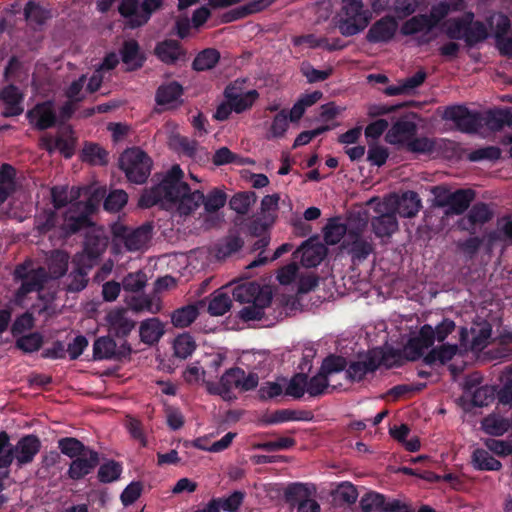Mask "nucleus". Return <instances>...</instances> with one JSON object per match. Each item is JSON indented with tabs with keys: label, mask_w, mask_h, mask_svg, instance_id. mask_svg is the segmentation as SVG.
I'll list each match as a JSON object with an SVG mask.
<instances>
[{
	"label": "nucleus",
	"mask_w": 512,
	"mask_h": 512,
	"mask_svg": "<svg viewBox=\"0 0 512 512\" xmlns=\"http://www.w3.org/2000/svg\"><path fill=\"white\" fill-rule=\"evenodd\" d=\"M184 173L178 165L166 173L162 181L149 190H145L139 199V206L149 208L160 205L165 209H176L180 215H189L201 204L207 213L223 208L227 194L220 188H214L204 195L199 190L191 191L183 181Z\"/></svg>",
	"instance_id": "obj_1"
},
{
	"label": "nucleus",
	"mask_w": 512,
	"mask_h": 512,
	"mask_svg": "<svg viewBox=\"0 0 512 512\" xmlns=\"http://www.w3.org/2000/svg\"><path fill=\"white\" fill-rule=\"evenodd\" d=\"M94 209L95 204L92 199L87 202H76L69 206L59 225L61 235L64 237L87 229L83 252L75 256V262H87L88 267H92V262L103 254L108 246L105 230L95 226L89 218Z\"/></svg>",
	"instance_id": "obj_2"
},
{
	"label": "nucleus",
	"mask_w": 512,
	"mask_h": 512,
	"mask_svg": "<svg viewBox=\"0 0 512 512\" xmlns=\"http://www.w3.org/2000/svg\"><path fill=\"white\" fill-rule=\"evenodd\" d=\"M463 0L440 2L431 8L430 15H417L407 20L401 27L404 35L420 34L419 42L428 43L435 38L433 32L437 24L450 12L461 10Z\"/></svg>",
	"instance_id": "obj_3"
},
{
	"label": "nucleus",
	"mask_w": 512,
	"mask_h": 512,
	"mask_svg": "<svg viewBox=\"0 0 512 512\" xmlns=\"http://www.w3.org/2000/svg\"><path fill=\"white\" fill-rule=\"evenodd\" d=\"M372 19V12L362 0H341V8L336 16V26L345 37L364 31Z\"/></svg>",
	"instance_id": "obj_4"
},
{
	"label": "nucleus",
	"mask_w": 512,
	"mask_h": 512,
	"mask_svg": "<svg viewBox=\"0 0 512 512\" xmlns=\"http://www.w3.org/2000/svg\"><path fill=\"white\" fill-rule=\"evenodd\" d=\"M119 167L130 182L142 184L150 175L152 160L143 150L130 148L121 154Z\"/></svg>",
	"instance_id": "obj_5"
},
{
	"label": "nucleus",
	"mask_w": 512,
	"mask_h": 512,
	"mask_svg": "<svg viewBox=\"0 0 512 512\" xmlns=\"http://www.w3.org/2000/svg\"><path fill=\"white\" fill-rule=\"evenodd\" d=\"M367 227V221L358 217H350V229L344 241L342 248L347 250L354 258L366 259L373 251L371 241L363 237Z\"/></svg>",
	"instance_id": "obj_6"
},
{
	"label": "nucleus",
	"mask_w": 512,
	"mask_h": 512,
	"mask_svg": "<svg viewBox=\"0 0 512 512\" xmlns=\"http://www.w3.org/2000/svg\"><path fill=\"white\" fill-rule=\"evenodd\" d=\"M374 212L377 216L370 221L372 231L379 238H390L398 230V221L393 212V200H383L376 202L371 199L368 204H373Z\"/></svg>",
	"instance_id": "obj_7"
},
{
	"label": "nucleus",
	"mask_w": 512,
	"mask_h": 512,
	"mask_svg": "<svg viewBox=\"0 0 512 512\" xmlns=\"http://www.w3.org/2000/svg\"><path fill=\"white\" fill-rule=\"evenodd\" d=\"M113 235L124 244L128 251H140L147 248L152 237V227L149 224L137 228L115 224L113 226Z\"/></svg>",
	"instance_id": "obj_8"
},
{
	"label": "nucleus",
	"mask_w": 512,
	"mask_h": 512,
	"mask_svg": "<svg viewBox=\"0 0 512 512\" xmlns=\"http://www.w3.org/2000/svg\"><path fill=\"white\" fill-rule=\"evenodd\" d=\"M14 276L21 281V286L16 293L17 301H21L30 292L39 291L47 281L45 268L38 267L34 269L31 262L19 265L14 271Z\"/></svg>",
	"instance_id": "obj_9"
},
{
	"label": "nucleus",
	"mask_w": 512,
	"mask_h": 512,
	"mask_svg": "<svg viewBox=\"0 0 512 512\" xmlns=\"http://www.w3.org/2000/svg\"><path fill=\"white\" fill-rule=\"evenodd\" d=\"M225 99L228 100L234 112L242 113L249 110L255 101L258 99L259 94L256 90H245L243 83L235 81L228 85L224 91Z\"/></svg>",
	"instance_id": "obj_10"
},
{
	"label": "nucleus",
	"mask_w": 512,
	"mask_h": 512,
	"mask_svg": "<svg viewBox=\"0 0 512 512\" xmlns=\"http://www.w3.org/2000/svg\"><path fill=\"white\" fill-rule=\"evenodd\" d=\"M434 330L430 325H424L419 334L412 337L403 347V356L405 359L415 361L421 357L424 358L425 351L433 345Z\"/></svg>",
	"instance_id": "obj_11"
},
{
	"label": "nucleus",
	"mask_w": 512,
	"mask_h": 512,
	"mask_svg": "<svg viewBox=\"0 0 512 512\" xmlns=\"http://www.w3.org/2000/svg\"><path fill=\"white\" fill-rule=\"evenodd\" d=\"M243 378V370L232 368L227 370L220 378L219 383L206 381V388L209 393L220 395L224 400H231L232 390L239 389L240 380Z\"/></svg>",
	"instance_id": "obj_12"
},
{
	"label": "nucleus",
	"mask_w": 512,
	"mask_h": 512,
	"mask_svg": "<svg viewBox=\"0 0 512 512\" xmlns=\"http://www.w3.org/2000/svg\"><path fill=\"white\" fill-rule=\"evenodd\" d=\"M444 117L447 120L453 121L463 132H475L481 125L479 115L470 112L464 106L448 107L444 112Z\"/></svg>",
	"instance_id": "obj_13"
},
{
	"label": "nucleus",
	"mask_w": 512,
	"mask_h": 512,
	"mask_svg": "<svg viewBox=\"0 0 512 512\" xmlns=\"http://www.w3.org/2000/svg\"><path fill=\"white\" fill-rule=\"evenodd\" d=\"M41 449V441L35 435H26L14 445V461L18 467H23L33 462Z\"/></svg>",
	"instance_id": "obj_14"
},
{
	"label": "nucleus",
	"mask_w": 512,
	"mask_h": 512,
	"mask_svg": "<svg viewBox=\"0 0 512 512\" xmlns=\"http://www.w3.org/2000/svg\"><path fill=\"white\" fill-rule=\"evenodd\" d=\"M98 464L99 454L92 449L72 460L67 475L72 480H80L90 474Z\"/></svg>",
	"instance_id": "obj_15"
},
{
	"label": "nucleus",
	"mask_w": 512,
	"mask_h": 512,
	"mask_svg": "<svg viewBox=\"0 0 512 512\" xmlns=\"http://www.w3.org/2000/svg\"><path fill=\"white\" fill-rule=\"evenodd\" d=\"M108 330L116 336H126L135 327V321L128 317L124 308H113L105 316Z\"/></svg>",
	"instance_id": "obj_16"
},
{
	"label": "nucleus",
	"mask_w": 512,
	"mask_h": 512,
	"mask_svg": "<svg viewBox=\"0 0 512 512\" xmlns=\"http://www.w3.org/2000/svg\"><path fill=\"white\" fill-rule=\"evenodd\" d=\"M383 200H393V212L405 218L414 217L421 207V201L417 193L413 191H407L403 193L401 197L391 195L385 197Z\"/></svg>",
	"instance_id": "obj_17"
},
{
	"label": "nucleus",
	"mask_w": 512,
	"mask_h": 512,
	"mask_svg": "<svg viewBox=\"0 0 512 512\" xmlns=\"http://www.w3.org/2000/svg\"><path fill=\"white\" fill-rule=\"evenodd\" d=\"M397 28L398 24L394 18L383 17L370 27L366 39L371 43L387 42L393 38Z\"/></svg>",
	"instance_id": "obj_18"
},
{
	"label": "nucleus",
	"mask_w": 512,
	"mask_h": 512,
	"mask_svg": "<svg viewBox=\"0 0 512 512\" xmlns=\"http://www.w3.org/2000/svg\"><path fill=\"white\" fill-rule=\"evenodd\" d=\"M182 86L177 82H169L158 87L155 100L167 109L175 108L181 103Z\"/></svg>",
	"instance_id": "obj_19"
},
{
	"label": "nucleus",
	"mask_w": 512,
	"mask_h": 512,
	"mask_svg": "<svg viewBox=\"0 0 512 512\" xmlns=\"http://www.w3.org/2000/svg\"><path fill=\"white\" fill-rule=\"evenodd\" d=\"M119 13L126 20V25L132 29L147 23V14H144L138 0H122Z\"/></svg>",
	"instance_id": "obj_20"
},
{
	"label": "nucleus",
	"mask_w": 512,
	"mask_h": 512,
	"mask_svg": "<svg viewBox=\"0 0 512 512\" xmlns=\"http://www.w3.org/2000/svg\"><path fill=\"white\" fill-rule=\"evenodd\" d=\"M416 132V124L412 121L401 119L393 124L387 132L385 139L390 144L408 143Z\"/></svg>",
	"instance_id": "obj_21"
},
{
	"label": "nucleus",
	"mask_w": 512,
	"mask_h": 512,
	"mask_svg": "<svg viewBox=\"0 0 512 512\" xmlns=\"http://www.w3.org/2000/svg\"><path fill=\"white\" fill-rule=\"evenodd\" d=\"M0 100L5 105L3 111L5 117L20 115L24 110L22 107L23 96L13 85L4 88L0 92Z\"/></svg>",
	"instance_id": "obj_22"
},
{
	"label": "nucleus",
	"mask_w": 512,
	"mask_h": 512,
	"mask_svg": "<svg viewBox=\"0 0 512 512\" xmlns=\"http://www.w3.org/2000/svg\"><path fill=\"white\" fill-rule=\"evenodd\" d=\"M376 364L372 359L371 350L361 356L357 361L351 362L346 369L347 377L352 381L362 380L368 373L376 370Z\"/></svg>",
	"instance_id": "obj_23"
},
{
	"label": "nucleus",
	"mask_w": 512,
	"mask_h": 512,
	"mask_svg": "<svg viewBox=\"0 0 512 512\" xmlns=\"http://www.w3.org/2000/svg\"><path fill=\"white\" fill-rule=\"evenodd\" d=\"M29 117L39 129L53 126L56 120L53 104L51 102L38 104L29 112Z\"/></svg>",
	"instance_id": "obj_24"
},
{
	"label": "nucleus",
	"mask_w": 512,
	"mask_h": 512,
	"mask_svg": "<svg viewBox=\"0 0 512 512\" xmlns=\"http://www.w3.org/2000/svg\"><path fill=\"white\" fill-rule=\"evenodd\" d=\"M493 216L492 211L485 203L475 204L468 212L466 218L461 219L460 225L464 229H470L473 226H481L487 223Z\"/></svg>",
	"instance_id": "obj_25"
},
{
	"label": "nucleus",
	"mask_w": 512,
	"mask_h": 512,
	"mask_svg": "<svg viewBox=\"0 0 512 512\" xmlns=\"http://www.w3.org/2000/svg\"><path fill=\"white\" fill-rule=\"evenodd\" d=\"M474 199V192L469 189H459L452 193L450 200H448L446 215H460L470 205Z\"/></svg>",
	"instance_id": "obj_26"
},
{
	"label": "nucleus",
	"mask_w": 512,
	"mask_h": 512,
	"mask_svg": "<svg viewBox=\"0 0 512 512\" xmlns=\"http://www.w3.org/2000/svg\"><path fill=\"white\" fill-rule=\"evenodd\" d=\"M157 57L164 63L173 64L185 57L180 44L175 40H165L155 48Z\"/></svg>",
	"instance_id": "obj_27"
},
{
	"label": "nucleus",
	"mask_w": 512,
	"mask_h": 512,
	"mask_svg": "<svg viewBox=\"0 0 512 512\" xmlns=\"http://www.w3.org/2000/svg\"><path fill=\"white\" fill-rule=\"evenodd\" d=\"M301 253V263L305 267H315L326 255V248L319 243L305 242L298 250Z\"/></svg>",
	"instance_id": "obj_28"
},
{
	"label": "nucleus",
	"mask_w": 512,
	"mask_h": 512,
	"mask_svg": "<svg viewBox=\"0 0 512 512\" xmlns=\"http://www.w3.org/2000/svg\"><path fill=\"white\" fill-rule=\"evenodd\" d=\"M473 19L474 14L468 12L461 18L447 20L444 23L445 34L451 39H465L467 26L471 24Z\"/></svg>",
	"instance_id": "obj_29"
},
{
	"label": "nucleus",
	"mask_w": 512,
	"mask_h": 512,
	"mask_svg": "<svg viewBox=\"0 0 512 512\" xmlns=\"http://www.w3.org/2000/svg\"><path fill=\"white\" fill-rule=\"evenodd\" d=\"M75 268L70 272L67 277V290L70 292H79L83 290L88 284V269L87 262L78 263L73 259Z\"/></svg>",
	"instance_id": "obj_30"
},
{
	"label": "nucleus",
	"mask_w": 512,
	"mask_h": 512,
	"mask_svg": "<svg viewBox=\"0 0 512 512\" xmlns=\"http://www.w3.org/2000/svg\"><path fill=\"white\" fill-rule=\"evenodd\" d=\"M69 255L64 251H53L47 259V280L58 279L67 271Z\"/></svg>",
	"instance_id": "obj_31"
},
{
	"label": "nucleus",
	"mask_w": 512,
	"mask_h": 512,
	"mask_svg": "<svg viewBox=\"0 0 512 512\" xmlns=\"http://www.w3.org/2000/svg\"><path fill=\"white\" fill-rule=\"evenodd\" d=\"M275 0H255L248 4L236 8L225 15V21L231 22L237 19L244 18L248 15L261 12L271 6Z\"/></svg>",
	"instance_id": "obj_32"
},
{
	"label": "nucleus",
	"mask_w": 512,
	"mask_h": 512,
	"mask_svg": "<svg viewBox=\"0 0 512 512\" xmlns=\"http://www.w3.org/2000/svg\"><path fill=\"white\" fill-rule=\"evenodd\" d=\"M139 332L144 343L154 344L164 334V326L158 318H151L141 323Z\"/></svg>",
	"instance_id": "obj_33"
},
{
	"label": "nucleus",
	"mask_w": 512,
	"mask_h": 512,
	"mask_svg": "<svg viewBox=\"0 0 512 512\" xmlns=\"http://www.w3.org/2000/svg\"><path fill=\"white\" fill-rule=\"evenodd\" d=\"M372 359L378 369L380 366L391 368L401 364L403 353L392 348H375L371 350Z\"/></svg>",
	"instance_id": "obj_34"
},
{
	"label": "nucleus",
	"mask_w": 512,
	"mask_h": 512,
	"mask_svg": "<svg viewBox=\"0 0 512 512\" xmlns=\"http://www.w3.org/2000/svg\"><path fill=\"white\" fill-rule=\"evenodd\" d=\"M122 62L126 70L133 71L140 68L143 64V56L139 52V45L134 40L126 41L123 45Z\"/></svg>",
	"instance_id": "obj_35"
},
{
	"label": "nucleus",
	"mask_w": 512,
	"mask_h": 512,
	"mask_svg": "<svg viewBox=\"0 0 512 512\" xmlns=\"http://www.w3.org/2000/svg\"><path fill=\"white\" fill-rule=\"evenodd\" d=\"M292 43L295 46H300L302 44H307L309 48H323L328 51H334L342 49L343 46L340 44V40H335L332 44L328 42V39L325 37H316L314 34H308L303 36H295L292 38Z\"/></svg>",
	"instance_id": "obj_36"
},
{
	"label": "nucleus",
	"mask_w": 512,
	"mask_h": 512,
	"mask_svg": "<svg viewBox=\"0 0 512 512\" xmlns=\"http://www.w3.org/2000/svg\"><path fill=\"white\" fill-rule=\"evenodd\" d=\"M458 346L454 345H442L438 348L432 349L424 356V363L427 365L445 364L450 361L457 353Z\"/></svg>",
	"instance_id": "obj_37"
},
{
	"label": "nucleus",
	"mask_w": 512,
	"mask_h": 512,
	"mask_svg": "<svg viewBox=\"0 0 512 512\" xmlns=\"http://www.w3.org/2000/svg\"><path fill=\"white\" fill-rule=\"evenodd\" d=\"M350 229V218L347 224L341 223L338 219H332L328 222L324 231V240L329 245H335L348 234Z\"/></svg>",
	"instance_id": "obj_38"
},
{
	"label": "nucleus",
	"mask_w": 512,
	"mask_h": 512,
	"mask_svg": "<svg viewBox=\"0 0 512 512\" xmlns=\"http://www.w3.org/2000/svg\"><path fill=\"white\" fill-rule=\"evenodd\" d=\"M263 294H270L268 291H263L259 284L249 282L237 286L233 291L234 298L241 303H252L258 300V297Z\"/></svg>",
	"instance_id": "obj_39"
},
{
	"label": "nucleus",
	"mask_w": 512,
	"mask_h": 512,
	"mask_svg": "<svg viewBox=\"0 0 512 512\" xmlns=\"http://www.w3.org/2000/svg\"><path fill=\"white\" fill-rule=\"evenodd\" d=\"M483 121L488 129L498 131L505 125L512 127V114L504 109L491 110L485 113Z\"/></svg>",
	"instance_id": "obj_40"
},
{
	"label": "nucleus",
	"mask_w": 512,
	"mask_h": 512,
	"mask_svg": "<svg viewBox=\"0 0 512 512\" xmlns=\"http://www.w3.org/2000/svg\"><path fill=\"white\" fill-rule=\"evenodd\" d=\"M271 294H263L258 297V300L243 307L240 311V317L245 321L261 319L264 311L263 309L270 304Z\"/></svg>",
	"instance_id": "obj_41"
},
{
	"label": "nucleus",
	"mask_w": 512,
	"mask_h": 512,
	"mask_svg": "<svg viewBox=\"0 0 512 512\" xmlns=\"http://www.w3.org/2000/svg\"><path fill=\"white\" fill-rule=\"evenodd\" d=\"M129 307L135 312L147 311L155 314L161 310V301L156 296L140 295L131 298Z\"/></svg>",
	"instance_id": "obj_42"
},
{
	"label": "nucleus",
	"mask_w": 512,
	"mask_h": 512,
	"mask_svg": "<svg viewBox=\"0 0 512 512\" xmlns=\"http://www.w3.org/2000/svg\"><path fill=\"white\" fill-rule=\"evenodd\" d=\"M58 448L61 453L71 459L82 456L87 451L92 450L85 446L80 440L74 437H64L58 440Z\"/></svg>",
	"instance_id": "obj_43"
},
{
	"label": "nucleus",
	"mask_w": 512,
	"mask_h": 512,
	"mask_svg": "<svg viewBox=\"0 0 512 512\" xmlns=\"http://www.w3.org/2000/svg\"><path fill=\"white\" fill-rule=\"evenodd\" d=\"M198 316V309L194 305H187L175 310L171 315V322L176 328H185L192 324Z\"/></svg>",
	"instance_id": "obj_44"
},
{
	"label": "nucleus",
	"mask_w": 512,
	"mask_h": 512,
	"mask_svg": "<svg viewBox=\"0 0 512 512\" xmlns=\"http://www.w3.org/2000/svg\"><path fill=\"white\" fill-rule=\"evenodd\" d=\"M15 170L8 164L0 168V206L6 201L9 194L14 190Z\"/></svg>",
	"instance_id": "obj_45"
},
{
	"label": "nucleus",
	"mask_w": 512,
	"mask_h": 512,
	"mask_svg": "<svg viewBox=\"0 0 512 512\" xmlns=\"http://www.w3.org/2000/svg\"><path fill=\"white\" fill-rule=\"evenodd\" d=\"M220 54L217 50L208 48L201 51L193 61V69L205 71L212 69L219 61Z\"/></svg>",
	"instance_id": "obj_46"
},
{
	"label": "nucleus",
	"mask_w": 512,
	"mask_h": 512,
	"mask_svg": "<svg viewBox=\"0 0 512 512\" xmlns=\"http://www.w3.org/2000/svg\"><path fill=\"white\" fill-rule=\"evenodd\" d=\"M195 348V341L188 333L177 336L173 342L174 355L180 359L191 356Z\"/></svg>",
	"instance_id": "obj_47"
},
{
	"label": "nucleus",
	"mask_w": 512,
	"mask_h": 512,
	"mask_svg": "<svg viewBox=\"0 0 512 512\" xmlns=\"http://www.w3.org/2000/svg\"><path fill=\"white\" fill-rule=\"evenodd\" d=\"M255 202L256 195L254 192H240L230 199L229 206L236 213L244 215Z\"/></svg>",
	"instance_id": "obj_48"
},
{
	"label": "nucleus",
	"mask_w": 512,
	"mask_h": 512,
	"mask_svg": "<svg viewBox=\"0 0 512 512\" xmlns=\"http://www.w3.org/2000/svg\"><path fill=\"white\" fill-rule=\"evenodd\" d=\"M472 460L474 466L480 470L496 471L501 468V463L484 449H476L473 452Z\"/></svg>",
	"instance_id": "obj_49"
},
{
	"label": "nucleus",
	"mask_w": 512,
	"mask_h": 512,
	"mask_svg": "<svg viewBox=\"0 0 512 512\" xmlns=\"http://www.w3.org/2000/svg\"><path fill=\"white\" fill-rule=\"evenodd\" d=\"M231 303V299L226 293L216 291L211 295L208 312L213 316H222L229 311Z\"/></svg>",
	"instance_id": "obj_50"
},
{
	"label": "nucleus",
	"mask_w": 512,
	"mask_h": 512,
	"mask_svg": "<svg viewBox=\"0 0 512 512\" xmlns=\"http://www.w3.org/2000/svg\"><path fill=\"white\" fill-rule=\"evenodd\" d=\"M116 343L110 337H100L93 344L94 359H109L115 355Z\"/></svg>",
	"instance_id": "obj_51"
},
{
	"label": "nucleus",
	"mask_w": 512,
	"mask_h": 512,
	"mask_svg": "<svg viewBox=\"0 0 512 512\" xmlns=\"http://www.w3.org/2000/svg\"><path fill=\"white\" fill-rule=\"evenodd\" d=\"M330 388V379L319 370V372L311 377L307 378V393L311 397H317L328 392Z\"/></svg>",
	"instance_id": "obj_52"
},
{
	"label": "nucleus",
	"mask_w": 512,
	"mask_h": 512,
	"mask_svg": "<svg viewBox=\"0 0 512 512\" xmlns=\"http://www.w3.org/2000/svg\"><path fill=\"white\" fill-rule=\"evenodd\" d=\"M388 500L382 494L369 492L360 500V506L364 512H384Z\"/></svg>",
	"instance_id": "obj_53"
},
{
	"label": "nucleus",
	"mask_w": 512,
	"mask_h": 512,
	"mask_svg": "<svg viewBox=\"0 0 512 512\" xmlns=\"http://www.w3.org/2000/svg\"><path fill=\"white\" fill-rule=\"evenodd\" d=\"M107 152L97 144H87L82 151V159L92 165H104L108 162Z\"/></svg>",
	"instance_id": "obj_54"
},
{
	"label": "nucleus",
	"mask_w": 512,
	"mask_h": 512,
	"mask_svg": "<svg viewBox=\"0 0 512 512\" xmlns=\"http://www.w3.org/2000/svg\"><path fill=\"white\" fill-rule=\"evenodd\" d=\"M43 344V336L39 332L23 335L16 340V347L25 353L38 351Z\"/></svg>",
	"instance_id": "obj_55"
},
{
	"label": "nucleus",
	"mask_w": 512,
	"mask_h": 512,
	"mask_svg": "<svg viewBox=\"0 0 512 512\" xmlns=\"http://www.w3.org/2000/svg\"><path fill=\"white\" fill-rule=\"evenodd\" d=\"M483 428L488 434L500 436L508 431L510 422L502 417L489 416L484 419Z\"/></svg>",
	"instance_id": "obj_56"
},
{
	"label": "nucleus",
	"mask_w": 512,
	"mask_h": 512,
	"mask_svg": "<svg viewBox=\"0 0 512 512\" xmlns=\"http://www.w3.org/2000/svg\"><path fill=\"white\" fill-rule=\"evenodd\" d=\"M13 449L9 435L5 431L0 432V468H8L13 463Z\"/></svg>",
	"instance_id": "obj_57"
},
{
	"label": "nucleus",
	"mask_w": 512,
	"mask_h": 512,
	"mask_svg": "<svg viewBox=\"0 0 512 512\" xmlns=\"http://www.w3.org/2000/svg\"><path fill=\"white\" fill-rule=\"evenodd\" d=\"M242 246L243 241L240 237L229 236L217 246L216 256L219 259L229 257L233 253L239 251Z\"/></svg>",
	"instance_id": "obj_58"
},
{
	"label": "nucleus",
	"mask_w": 512,
	"mask_h": 512,
	"mask_svg": "<svg viewBox=\"0 0 512 512\" xmlns=\"http://www.w3.org/2000/svg\"><path fill=\"white\" fill-rule=\"evenodd\" d=\"M147 284V276L142 271L129 273L122 280V286L125 291L139 292Z\"/></svg>",
	"instance_id": "obj_59"
},
{
	"label": "nucleus",
	"mask_w": 512,
	"mask_h": 512,
	"mask_svg": "<svg viewBox=\"0 0 512 512\" xmlns=\"http://www.w3.org/2000/svg\"><path fill=\"white\" fill-rule=\"evenodd\" d=\"M285 393L294 398H301L307 393V376L302 373L293 376L286 387Z\"/></svg>",
	"instance_id": "obj_60"
},
{
	"label": "nucleus",
	"mask_w": 512,
	"mask_h": 512,
	"mask_svg": "<svg viewBox=\"0 0 512 512\" xmlns=\"http://www.w3.org/2000/svg\"><path fill=\"white\" fill-rule=\"evenodd\" d=\"M128 195L124 190H114L106 197L104 208L107 211L118 212L127 203Z\"/></svg>",
	"instance_id": "obj_61"
},
{
	"label": "nucleus",
	"mask_w": 512,
	"mask_h": 512,
	"mask_svg": "<svg viewBox=\"0 0 512 512\" xmlns=\"http://www.w3.org/2000/svg\"><path fill=\"white\" fill-rule=\"evenodd\" d=\"M300 70H301L302 74L306 77V79L309 83L324 81L332 73L331 68H328L326 70H318V69H315L308 62H303L301 64Z\"/></svg>",
	"instance_id": "obj_62"
},
{
	"label": "nucleus",
	"mask_w": 512,
	"mask_h": 512,
	"mask_svg": "<svg viewBox=\"0 0 512 512\" xmlns=\"http://www.w3.org/2000/svg\"><path fill=\"white\" fill-rule=\"evenodd\" d=\"M120 474L121 466L114 461L101 465L98 470V478L103 483H110L117 480Z\"/></svg>",
	"instance_id": "obj_63"
},
{
	"label": "nucleus",
	"mask_w": 512,
	"mask_h": 512,
	"mask_svg": "<svg viewBox=\"0 0 512 512\" xmlns=\"http://www.w3.org/2000/svg\"><path fill=\"white\" fill-rule=\"evenodd\" d=\"M345 367L346 361L343 357L330 356L323 361L320 371L330 379L333 374L341 372Z\"/></svg>",
	"instance_id": "obj_64"
}]
</instances>
